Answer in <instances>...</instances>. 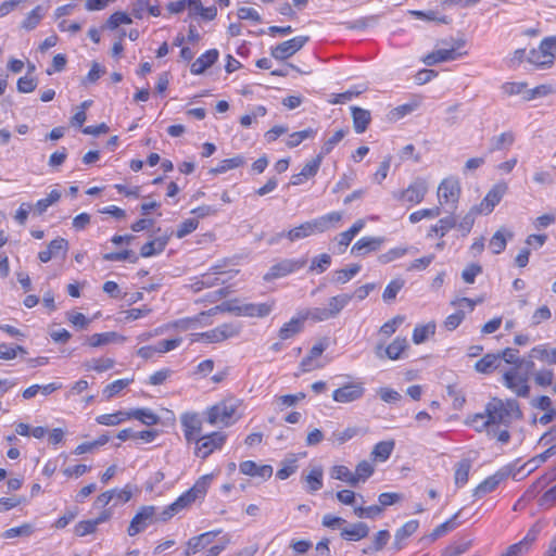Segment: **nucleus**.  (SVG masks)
Listing matches in <instances>:
<instances>
[{"label":"nucleus","instance_id":"nucleus-1","mask_svg":"<svg viewBox=\"0 0 556 556\" xmlns=\"http://www.w3.org/2000/svg\"><path fill=\"white\" fill-rule=\"evenodd\" d=\"M211 480L212 476H202L197 480L191 489L182 493L175 502L165 507L161 513H157V508L152 505L140 507L127 529L128 535L135 536L159 520L167 521L182 509L189 507L198 498L204 497Z\"/></svg>","mask_w":556,"mask_h":556},{"label":"nucleus","instance_id":"nucleus-2","mask_svg":"<svg viewBox=\"0 0 556 556\" xmlns=\"http://www.w3.org/2000/svg\"><path fill=\"white\" fill-rule=\"evenodd\" d=\"M522 417L519 403L509 399L503 401L498 397H493L486 405L483 414L473 416V421H481V425H475L478 432L486 431L489 437L496 435V426L504 425L506 428L514 421Z\"/></svg>","mask_w":556,"mask_h":556},{"label":"nucleus","instance_id":"nucleus-3","mask_svg":"<svg viewBox=\"0 0 556 556\" xmlns=\"http://www.w3.org/2000/svg\"><path fill=\"white\" fill-rule=\"evenodd\" d=\"M534 359L530 357H520L517 366H513L503 374V384L511 390L517 396L528 397L530 394V387L528 384L530 375L534 376L535 367Z\"/></svg>","mask_w":556,"mask_h":556},{"label":"nucleus","instance_id":"nucleus-4","mask_svg":"<svg viewBox=\"0 0 556 556\" xmlns=\"http://www.w3.org/2000/svg\"><path fill=\"white\" fill-rule=\"evenodd\" d=\"M217 312H230L235 313L239 316H250V317H265L271 312V305L267 303H261V304H242L238 305L237 301H226L223 302L220 305H217L207 312H202L201 316H211L216 314Z\"/></svg>","mask_w":556,"mask_h":556},{"label":"nucleus","instance_id":"nucleus-5","mask_svg":"<svg viewBox=\"0 0 556 556\" xmlns=\"http://www.w3.org/2000/svg\"><path fill=\"white\" fill-rule=\"evenodd\" d=\"M352 294L343 293L332 296L327 307H314L305 309L304 318H311L314 321H324L334 318L349 304Z\"/></svg>","mask_w":556,"mask_h":556},{"label":"nucleus","instance_id":"nucleus-6","mask_svg":"<svg viewBox=\"0 0 556 556\" xmlns=\"http://www.w3.org/2000/svg\"><path fill=\"white\" fill-rule=\"evenodd\" d=\"M429 182L425 177L415 178L406 189L394 192L393 197L410 205H417L421 203L428 193Z\"/></svg>","mask_w":556,"mask_h":556},{"label":"nucleus","instance_id":"nucleus-7","mask_svg":"<svg viewBox=\"0 0 556 556\" xmlns=\"http://www.w3.org/2000/svg\"><path fill=\"white\" fill-rule=\"evenodd\" d=\"M556 58V36L544 38L538 49L529 53V61L538 66H551Z\"/></svg>","mask_w":556,"mask_h":556},{"label":"nucleus","instance_id":"nucleus-8","mask_svg":"<svg viewBox=\"0 0 556 556\" xmlns=\"http://www.w3.org/2000/svg\"><path fill=\"white\" fill-rule=\"evenodd\" d=\"M438 202L440 207L446 206L451 210L456 208L460 195L459 181L453 177L443 179L438 187Z\"/></svg>","mask_w":556,"mask_h":556},{"label":"nucleus","instance_id":"nucleus-9","mask_svg":"<svg viewBox=\"0 0 556 556\" xmlns=\"http://www.w3.org/2000/svg\"><path fill=\"white\" fill-rule=\"evenodd\" d=\"M307 266V258L304 256L296 258H282L277 261L264 278H281L289 275H295Z\"/></svg>","mask_w":556,"mask_h":556},{"label":"nucleus","instance_id":"nucleus-10","mask_svg":"<svg viewBox=\"0 0 556 556\" xmlns=\"http://www.w3.org/2000/svg\"><path fill=\"white\" fill-rule=\"evenodd\" d=\"M226 441V434L223 432H212L198 438L195 442V455L202 459L208 457L215 450L222 448Z\"/></svg>","mask_w":556,"mask_h":556},{"label":"nucleus","instance_id":"nucleus-11","mask_svg":"<svg viewBox=\"0 0 556 556\" xmlns=\"http://www.w3.org/2000/svg\"><path fill=\"white\" fill-rule=\"evenodd\" d=\"M309 40L308 36H296L270 49V55L277 61H285L300 51Z\"/></svg>","mask_w":556,"mask_h":556},{"label":"nucleus","instance_id":"nucleus-12","mask_svg":"<svg viewBox=\"0 0 556 556\" xmlns=\"http://www.w3.org/2000/svg\"><path fill=\"white\" fill-rule=\"evenodd\" d=\"M237 406L228 401H223L217 403L207 409V422L210 425H230L233 415L236 413Z\"/></svg>","mask_w":556,"mask_h":556},{"label":"nucleus","instance_id":"nucleus-13","mask_svg":"<svg viewBox=\"0 0 556 556\" xmlns=\"http://www.w3.org/2000/svg\"><path fill=\"white\" fill-rule=\"evenodd\" d=\"M508 190L505 181L496 182L485 194L479 205H476L481 214L488 215L493 212L494 207L501 202Z\"/></svg>","mask_w":556,"mask_h":556},{"label":"nucleus","instance_id":"nucleus-14","mask_svg":"<svg viewBox=\"0 0 556 556\" xmlns=\"http://www.w3.org/2000/svg\"><path fill=\"white\" fill-rule=\"evenodd\" d=\"M366 222L357 219L348 230L340 232L332 240V250L336 253H343L353 239L364 229Z\"/></svg>","mask_w":556,"mask_h":556},{"label":"nucleus","instance_id":"nucleus-15","mask_svg":"<svg viewBox=\"0 0 556 556\" xmlns=\"http://www.w3.org/2000/svg\"><path fill=\"white\" fill-rule=\"evenodd\" d=\"M511 475V470L508 467H503L497 470L494 475L484 479L475 490L473 496L481 498L484 495L493 492L498 484L506 480Z\"/></svg>","mask_w":556,"mask_h":556},{"label":"nucleus","instance_id":"nucleus-16","mask_svg":"<svg viewBox=\"0 0 556 556\" xmlns=\"http://www.w3.org/2000/svg\"><path fill=\"white\" fill-rule=\"evenodd\" d=\"M364 393L365 388L362 382H350L336 389L332 399L338 403H351L359 400Z\"/></svg>","mask_w":556,"mask_h":556},{"label":"nucleus","instance_id":"nucleus-17","mask_svg":"<svg viewBox=\"0 0 556 556\" xmlns=\"http://www.w3.org/2000/svg\"><path fill=\"white\" fill-rule=\"evenodd\" d=\"M222 530H212L190 538L186 543L185 556H192L206 548Z\"/></svg>","mask_w":556,"mask_h":556},{"label":"nucleus","instance_id":"nucleus-18","mask_svg":"<svg viewBox=\"0 0 556 556\" xmlns=\"http://www.w3.org/2000/svg\"><path fill=\"white\" fill-rule=\"evenodd\" d=\"M462 43H457L456 47H452L450 49H438L432 51L431 53H428L422 58V62L428 65L432 66L441 62H447L456 60L463 55L466 54V52H459Z\"/></svg>","mask_w":556,"mask_h":556},{"label":"nucleus","instance_id":"nucleus-19","mask_svg":"<svg viewBox=\"0 0 556 556\" xmlns=\"http://www.w3.org/2000/svg\"><path fill=\"white\" fill-rule=\"evenodd\" d=\"M180 422L187 442H194L202 431L200 417L194 413H187L181 416Z\"/></svg>","mask_w":556,"mask_h":556},{"label":"nucleus","instance_id":"nucleus-20","mask_svg":"<svg viewBox=\"0 0 556 556\" xmlns=\"http://www.w3.org/2000/svg\"><path fill=\"white\" fill-rule=\"evenodd\" d=\"M343 218V213L333 211L311 220L314 233H321L337 228Z\"/></svg>","mask_w":556,"mask_h":556},{"label":"nucleus","instance_id":"nucleus-21","mask_svg":"<svg viewBox=\"0 0 556 556\" xmlns=\"http://www.w3.org/2000/svg\"><path fill=\"white\" fill-rule=\"evenodd\" d=\"M67 248L68 243L65 239L56 238L45 250L39 252L38 257L42 263H47L52 258H61L65 256Z\"/></svg>","mask_w":556,"mask_h":556},{"label":"nucleus","instance_id":"nucleus-22","mask_svg":"<svg viewBox=\"0 0 556 556\" xmlns=\"http://www.w3.org/2000/svg\"><path fill=\"white\" fill-rule=\"evenodd\" d=\"M383 241L381 237H362L353 244L351 253L355 256H365L371 252L378 251Z\"/></svg>","mask_w":556,"mask_h":556},{"label":"nucleus","instance_id":"nucleus-23","mask_svg":"<svg viewBox=\"0 0 556 556\" xmlns=\"http://www.w3.org/2000/svg\"><path fill=\"white\" fill-rule=\"evenodd\" d=\"M323 160L324 159L317 154L314 159L308 161L303 166V168L301 169V172L299 174H295L291 177L290 184L292 186H300V185L304 184V181H306L307 179L316 176V174L318 173V170L320 168Z\"/></svg>","mask_w":556,"mask_h":556},{"label":"nucleus","instance_id":"nucleus-24","mask_svg":"<svg viewBox=\"0 0 556 556\" xmlns=\"http://www.w3.org/2000/svg\"><path fill=\"white\" fill-rule=\"evenodd\" d=\"M240 472L251 477H258L267 480L273 476V467L270 465H257L253 460H244L239 465Z\"/></svg>","mask_w":556,"mask_h":556},{"label":"nucleus","instance_id":"nucleus-25","mask_svg":"<svg viewBox=\"0 0 556 556\" xmlns=\"http://www.w3.org/2000/svg\"><path fill=\"white\" fill-rule=\"evenodd\" d=\"M218 50L210 49L202 53L195 61L190 65V72L193 75L203 74L208 67H211L218 59Z\"/></svg>","mask_w":556,"mask_h":556},{"label":"nucleus","instance_id":"nucleus-26","mask_svg":"<svg viewBox=\"0 0 556 556\" xmlns=\"http://www.w3.org/2000/svg\"><path fill=\"white\" fill-rule=\"evenodd\" d=\"M305 311L299 314V317L292 318L289 323H286L279 330V338L281 340H288L303 329V324L307 318H304Z\"/></svg>","mask_w":556,"mask_h":556},{"label":"nucleus","instance_id":"nucleus-27","mask_svg":"<svg viewBox=\"0 0 556 556\" xmlns=\"http://www.w3.org/2000/svg\"><path fill=\"white\" fill-rule=\"evenodd\" d=\"M170 235L157 237L141 247L140 255L142 257H151L157 255L166 248Z\"/></svg>","mask_w":556,"mask_h":556},{"label":"nucleus","instance_id":"nucleus-28","mask_svg":"<svg viewBox=\"0 0 556 556\" xmlns=\"http://www.w3.org/2000/svg\"><path fill=\"white\" fill-rule=\"evenodd\" d=\"M530 357L548 365H556V348H548L545 344L534 346L530 350Z\"/></svg>","mask_w":556,"mask_h":556},{"label":"nucleus","instance_id":"nucleus-29","mask_svg":"<svg viewBox=\"0 0 556 556\" xmlns=\"http://www.w3.org/2000/svg\"><path fill=\"white\" fill-rule=\"evenodd\" d=\"M418 527L419 522L417 520H409L406 523H404L394 535V548L396 551L402 549L403 542L412 534H414L417 531Z\"/></svg>","mask_w":556,"mask_h":556},{"label":"nucleus","instance_id":"nucleus-30","mask_svg":"<svg viewBox=\"0 0 556 556\" xmlns=\"http://www.w3.org/2000/svg\"><path fill=\"white\" fill-rule=\"evenodd\" d=\"M456 226V220L453 216H447L438 220V223L430 227L427 237L428 238H442L444 237L451 229Z\"/></svg>","mask_w":556,"mask_h":556},{"label":"nucleus","instance_id":"nucleus-31","mask_svg":"<svg viewBox=\"0 0 556 556\" xmlns=\"http://www.w3.org/2000/svg\"><path fill=\"white\" fill-rule=\"evenodd\" d=\"M515 142V134L513 131H504L494 136L490 140V152L508 150Z\"/></svg>","mask_w":556,"mask_h":556},{"label":"nucleus","instance_id":"nucleus-32","mask_svg":"<svg viewBox=\"0 0 556 556\" xmlns=\"http://www.w3.org/2000/svg\"><path fill=\"white\" fill-rule=\"evenodd\" d=\"M501 365V355L489 353L475 364V369L481 374H490Z\"/></svg>","mask_w":556,"mask_h":556},{"label":"nucleus","instance_id":"nucleus-33","mask_svg":"<svg viewBox=\"0 0 556 556\" xmlns=\"http://www.w3.org/2000/svg\"><path fill=\"white\" fill-rule=\"evenodd\" d=\"M369 533V528L365 522L353 523L350 528H344L341 531V536L344 540L358 541L366 538Z\"/></svg>","mask_w":556,"mask_h":556},{"label":"nucleus","instance_id":"nucleus-34","mask_svg":"<svg viewBox=\"0 0 556 556\" xmlns=\"http://www.w3.org/2000/svg\"><path fill=\"white\" fill-rule=\"evenodd\" d=\"M323 476L324 471L321 467H314L306 476H302L303 480L307 484V492L314 493L323 488Z\"/></svg>","mask_w":556,"mask_h":556},{"label":"nucleus","instance_id":"nucleus-35","mask_svg":"<svg viewBox=\"0 0 556 556\" xmlns=\"http://www.w3.org/2000/svg\"><path fill=\"white\" fill-rule=\"evenodd\" d=\"M513 233L506 229L497 230L489 242V248L494 254L503 252L507 245V239H510Z\"/></svg>","mask_w":556,"mask_h":556},{"label":"nucleus","instance_id":"nucleus-36","mask_svg":"<svg viewBox=\"0 0 556 556\" xmlns=\"http://www.w3.org/2000/svg\"><path fill=\"white\" fill-rule=\"evenodd\" d=\"M354 129L356 134H363L370 122V112L357 106L352 108Z\"/></svg>","mask_w":556,"mask_h":556},{"label":"nucleus","instance_id":"nucleus-37","mask_svg":"<svg viewBox=\"0 0 556 556\" xmlns=\"http://www.w3.org/2000/svg\"><path fill=\"white\" fill-rule=\"evenodd\" d=\"M394 446L393 440L378 442L371 451V457L377 462H386L391 456Z\"/></svg>","mask_w":556,"mask_h":556},{"label":"nucleus","instance_id":"nucleus-38","mask_svg":"<svg viewBox=\"0 0 556 556\" xmlns=\"http://www.w3.org/2000/svg\"><path fill=\"white\" fill-rule=\"evenodd\" d=\"M462 516V510L454 514L448 520L445 522L439 525L430 534V538L432 541L437 540L438 538L446 534L448 531L454 530L460 525L459 518Z\"/></svg>","mask_w":556,"mask_h":556},{"label":"nucleus","instance_id":"nucleus-39","mask_svg":"<svg viewBox=\"0 0 556 556\" xmlns=\"http://www.w3.org/2000/svg\"><path fill=\"white\" fill-rule=\"evenodd\" d=\"M327 344L324 342H319L315 344L308 352V355L304 357L301 362V368L303 371H311L314 368L319 367L318 365H314L313 362L317 357H319L324 351L326 350Z\"/></svg>","mask_w":556,"mask_h":556},{"label":"nucleus","instance_id":"nucleus-40","mask_svg":"<svg viewBox=\"0 0 556 556\" xmlns=\"http://www.w3.org/2000/svg\"><path fill=\"white\" fill-rule=\"evenodd\" d=\"M470 469L471 460L468 458H464L455 464L454 480L457 486H463L468 482Z\"/></svg>","mask_w":556,"mask_h":556},{"label":"nucleus","instance_id":"nucleus-41","mask_svg":"<svg viewBox=\"0 0 556 556\" xmlns=\"http://www.w3.org/2000/svg\"><path fill=\"white\" fill-rule=\"evenodd\" d=\"M435 328L437 325L434 321H429L426 325L416 326L413 331V342L415 344L424 343L426 340H428L429 337L435 333Z\"/></svg>","mask_w":556,"mask_h":556},{"label":"nucleus","instance_id":"nucleus-42","mask_svg":"<svg viewBox=\"0 0 556 556\" xmlns=\"http://www.w3.org/2000/svg\"><path fill=\"white\" fill-rule=\"evenodd\" d=\"M313 235H315V233L312 228L311 220H308V222H305V223L290 229L289 231H287L286 233H282L281 236H286L290 241L293 242V241H298V240L307 238Z\"/></svg>","mask_w":556,"mask_h":556},{"label":"nucleus","instance_id":"nucleus-43","mask_svg":"<svg viewBox=\"0 0 556 556\" xmlns=\"http://www.w3.org/2000/svg\"><path fill=\"white\" fill-rule=\"evenodd\" d=\"M130 419V410H118L113 414H103L96 418L97 422L104 426H116Z\"/></svg>","mask_w":556,"mask_h":556},{"label":"nucleus","instance_id":"nucleus-44","mask_svg":"<svg viewBox=\"0 0 556 556\" xmlns=\"http://www.w3.org/2000/svg\"><path fill=\"white\" fill-rule=\"evenodd\" d=\"M375 471L374 466L367 462L362 460L357 464L355 472L353 473V480L351 486H356L359 482H365Z\"/></svg>","mask_w":556,"mask_h":556},{"label":"nucleus","instance_id":"nucleus-45","mask_svg":"<svg viewBox=\"0 0 556 556\" xmlns=\"http://www.w3.org/2000/svg\"><path fill=\"white\" fill-rule=\"evenodd\" d=\"M245 159L242 155H236L231 159H225L220 161L216 167L212 168L210 172L214 175L223 174L228 170L238 168L242 165H244Z\"/></svg>","mask_w":556,"mask_h":556},{"label":"nucleus","instance_id":"nucleus-46","mask_svg":"<svg viewBox=\"0 0 556 556\" xmlns=\"http://www.w3.org/2000/svg\"><path fill=\"white\" fill-rule=\"evenodd\" d=\"M45 14V9L40 5H37L26 15V17L23 20L21 24V27L26 30L35 29L39 25Z\"/></svg>","mask_w":556,"mask_h":556},{"label":"nucleus","instance_id":"nucleus-47","mask_svg":"<svg viewBox=\"0 0 556 556\" xmlns=\"http://www.w3.org/2000/svg\"><path fill=\"white\" fill-rule=\"evenodd\" d=\"M130 419H137L147 426H153L160 421V417L149 408L131 409Z\"/></svg>","mask_w":556,"mask_h":556},{"label":"nucleus","instance_id":"nucleus-48","mask_svg":"<svg viewBox=\"0 0 556 556\" xmlns=\"http://www.w3.org/2000/svg\"><path fill=\"white\" fill-rule=\"evenodd\" d=\"M407 348V340L406 338H395L384 350V354L390 359H399L401 357V354L406 350Z\"/></svg>","mask_w":556,"mask_h":556},{"label":"nucleus","instance_id":"nucleus-49","mask_svg":"<svg viewBox=\"0 0 556 556\" xmlns=\"http://www.w3.org/2000/svg\"><path fill=\"white\" fill-rule=\"evenodd\" d=\"M316 134L317 131L313 128H306L300 131H295L289 135L286 144L289 148H295L299 144H301L304 140L315 138Z\"/></svg>","mask_w":556,"mask_h":556},{"label":"nucleus","instance_id":"nucleus-50","mask_svg":"<svg viewBox=\"0 0 556 556\" xmlns=\"http://www.w3.org/2000/svg\"><path fill=\"white\" fill-rule=\"evenodd\" d=\"M298 467V458L291 455L281 462V468L276 472V477L286 480L296 471Z\"/></svg>","mask_w":556,"mask_h":556},{"label":"nucleus","instance_id":"nucleus-51","mask_svg":"<svg viewBox=\"0 0 556 556\" xmlns=\"http://www.w3.org/2000/svg\"><path fill=\"white\" fill-rule=\"evenodd\" d=\"M472 545L471 540H465L462 539L450 546H447L443 553L442 556H462L465 554Z\"/></svg>","mask_w":556,"mask_h":556},{"label":"nucleus","instance_id":"nucleus-52","mask_svg":"<svg viewBox=\"0 0 556 556\" xmlns=\"http://www.w3.org/2000/svg\"><path fill=\"white\" fill-rule=\"evenodd\" d=\"M331 264V256L327 253H323L314 257L309 264V270L314 275L323 274Z\"/></svg>","mask_w":556,"mask_h":556},{"label":"nucleus","instance_id":"nucleus-53","mask_svg":"<svg viewBox=\"0 0 556 556\" xmlns=\"http://www.w3.org/2000/svg\"><path fill=\"white\" fill-rule=\"evenodd\" d=\"M535 536L527 535L522 541L510 545L502 556H521L529 549L530 544L534 541Z\"/></svg>","mask_w":556,"mask_h":556},{"label":"nucleus","instance_id":"nucleus-54","mask_svg":"<svg viewBox=\"0 0 556 556\" xmlns=\"http://www.w3.org/2000/svg\"><path fill=\"white\" fill-rule=\"evenodd\" d=\"M61 198V191L59 189H52L50 193L43 198L37 201L35 208L39 215L45 213L49 206L58 202Z\"/></svg>","mask_w":556,"mask_h":556},{"label":"nucleus","instance_id":"nucleus-55","mask_svg":"<svg viewBox=\"0 0 556 556\" xmlns=\"http://www.w3.org/2000/svg\"><path fill=\"white\" fill-rule=\"evenodd\" d=\"M555 91L552 85H540L532 89H527L523 93L525 101H531L552 94Z\"/></svg>","mask_w":556,"mask_h":556},{"label":"nucleus","instance_id":"nucleus-56","mask_svg":"<svg viewBox=\"0 0 556 556\" xmlns=\"http://www.w3.org/2000/svg\"><path fill=\"white\" fill-rule=\"evenodd\" d=\"M440 215H441V207L434 206L431 208H422V210L415 211L409 215L408 218L412 224H416L425 218H435Z\"/></svg>","mask_w":556,"mask_h":556},{"label":"nucleus","instance_id":"nucleus-57","mask_svg":"<svg viewBox=\"0 0 556 556\" xmlns=\"http://www.w3.org/2000/svg\"><path fill=\"white\" fill-rule=\"evenodd\" d=\"M344 136H345V131L343 129L337 130L331 137H329L324 142L318 155L324 159L327 154H329L334 149V147L344 138Z\"/></svg>","mask_w":556,"mask_h":556},{"label":"nucleus","instance_id":"nucleus-58","mask_svg":"<svg viewBox=\"0 0 556 556\" xmlns=\"http://www.w3.org/2000/svg\"><path fill=\"white\" fill-rule=\"evenodd\" d=\"M118 338L116 332H103V333H94L88 338V343L92 348L102 346L115 341Z\"/></svg>","mask_w":556,"mask_h":556},{"label":"nucleus","instance_id":"nucleus-59","mask_svg":"<svg viewBox=\"0 0 556 556\" xmlns=\"http://www.w3.org/2000/svg\"><path fill=\"white\" fill-rule=\"evenodd\" d=\"M222 341L238 337L241 332V326L236 323L223 324L217 326Z\"/></svg>","mask_w":556,"mask_h":556},{"label":"nucleus","instance_id":"nucleus-60","mask_svg":"<svg viewBox=\"0 0 556 556\" xmlns=\"http://www.w3.org/2000/svg\"><path fill=\"white\" fill-rule=\"evenodd\" d=\"M115 362L112 358H93L90 362L85 364L88 370H96L98 372H102L111 369L114 366Z\"/></svg>","mask_w":556,"mask_h":556},{"label":"nucleus","instance_id":"nucleus-61","mask_svg":"<svg viewBox=\"0 0 556 556\" xmlns=\"http://www.w3.org/2000/svg\"><path fill=\"white\" fill-rule=\"evenodd\" d=\"M481 213L477 206L471 207V210L458 223V229L465 233H468L475 224L477 215Z\"/></svg>","mask_w":556,"mask_h":556},{"label":"nucleus","instance_id":"nucleus-62","mask_svg":"<svg viewBox=\"0 0 556 556\" xmlns=\"http://www.w3.org/2000/svg\"><path fill=\"white\" fill-rule=\"evenodd\" d=\"M405 317L396 315L380 327V333L384 337H391L396 329L404 323Z\"/></svg>","mask_w":556,"mask_h":556},{"label":"nucleus","instance_id":"nucleus-63","mask_svg":"<svg viewBox=\"0 0 556 556\" xmlns=\"http://www.w3.org/2000/svg\"><path fill=\"white\" fill-rule=\"evenodd\" d=\"M534 382L540 387H549L553 384L554 371L548 368L536 370L533 376Z\"/></svg>","mask_w":556,"mask_h":556},{"label":"nucleus","instance_id":"nucleus-64","mask_svg":"<svg viewBox=\"0 0 556 556\" xmlns=\"http://www.w3.org/2000/svg\"><path fill=\"white\" fill-rule=\"evenodd\" d=\"M556 504V484L545 491L539 498V505L545 509L553 507Z\"/></svg>","mask_w":556,"mask_h":556}]
</instances>
